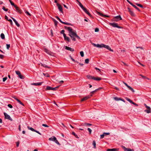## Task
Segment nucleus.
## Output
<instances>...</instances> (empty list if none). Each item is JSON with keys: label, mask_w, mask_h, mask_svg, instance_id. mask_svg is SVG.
Returning <instances> with one entry per match:
<instances>
[{"label": "nucleus", "mask_w": 151, "mask_h": 151, "mask_svg": "<svg viewBox=\"0 0 151 151\" xmlns=\"http://www.w3.org/2000/svg\"><path fill=\"white\" fill-rule=\"evenodd\" d=\"M99 31V29L98 28H96L95 29V32H98Z\"/></svg>", "instance_id": "obj_50"}, {"label": "nucleus", "mask_w": 151, "mask_h": 151, "mask_svg": "<svg viewBox=\"0 0 151 151\" xmlns=\"http://www.w3.org/2000/svg\"><path fill=\"white\" fill-rule=\"evenodd\" d=\"M7 106L8 107L10 108H12L13 107L12 106L11 104H8Z\"/></svg>", "instance_id": "obj_53"}, {"label": "nucleus", "mask_w": 151, "mask_h": 151, "mask_svg": "<svg viewBox=\"0 0 151 151\" xmlns=\"http://www.w3.org/2000/svg\"><path fill=\"white\" fill-rule=\"evenodd\" d=\"M6 48L8 50L9 49V48L10 47V45L6 44Z\"/></svg>", "instance_id": "obj_46"}, {"label": "nucleus", "mask_w": 151, "mask_h": 151, "mask_svg": "<svg viewBox=\"0 0 151 151\" xmlns=\"http://www.w3.org/2000/svg\"><path fill=\"white\" fill-rule=\"evenodd\" d=\"M64 28L65 29H67L68 31L69 32L72 29L70 27L65 26Z\"/></svg>", "instance_id": "obj_17"}, {"label": "nucleus", "mask_w": 151, "mask_h": 151, "mask_svg": "<svg viewBox=\"0 0 151 151\" xmlns=\"http://www.w3.org/2000/svg\"><path fill=\"white\" fill-rule=\"evenodd\" d=\"M65 49L71 51H73L74 50L73 49L67 46L65 47Z\"/></svg>", "instance_id": "obj_14"}, {"label": "nucleus", "mask_w": 151, "mask_h": 151, "mask_svg": "<svg viewBox=\"0 0 151 151\" xmlns=\"http://www.w3.org/2000/svg\"><path fill=\"white\" fill-rule=\"evenodd\" d=\"M133 7L135 8L136 9L138 10L139 11H140L139 9L135 5H134L132 3V4H131Z\"/></svg>", "instance_id": "obj_24"}, {"label": "nucleus", "mask_w": 151, "mask_h": 151, "mask_svg": "<svg viewBox=\"0 0 151 151\" xmlns=\"http://www.w3.org/2000/svg\"><path fill=\"white\" fill-rule=\"evenodd\" d=\"M42 66H43V67H45V68H50V67L48 66L47 65L45 64H42Z\"/></svg>", "instance_id": "obj_38"}, {"label": "nucleus", "mask_w": 151, "mask_h": 151, "mask_svg": "<svg viewBox=\"0 0 151 151\" xmlns=\"http://www.w3.org/2000/svg\"><path fill=\"white\" fill-rule=\"evenodd\" d=\"M109 24L114 27H117L118 28H121L122 27L118 25V24L115 23H109Z\"/></svg>", "instance_id": "obj_3"}, {"label": "nucleus", "mask_w": 151, "mask_h": 151, "mask_svg": "<svg viewBox=\"0 0 151 151\" xmlns=\"http://www.w3.org/2000/svg\"><path fill=\"white\" fill-rule=\"evenodd\" d=\"M84 12L87 14L89 16L91 17V14L90 13L87 11V9L86 8H85L83 9V10Z\"/></svg>", "instance_id": "obj_12"}, {"label": "nucleus", "mask_w": 151, "mask_h": 151, "mask_svg": "<svg viewBox=\"0 0 151 151\" xmlns=\"http://www.w3.org/2000/svg\"><path fill=\"white\" fill-rule=\"evenodd\" d=\"M89 98V96L85 97L82 99L81 100V101H83L85 100H86L88 99Z\"/></svg>", "instance_id": "obj_23"}, {"label": "nucleus", "mask_w": 151, "mask_h": 151, "mask_svg": "<svg viewBox=\"0 0 151 151\" xmlns=\"http://www.w3.org/2000/svg\"><path fill=\"white\" fill-rule=\"evenodd\" d=\"M16 144H17V147H18L19 146V142L18 141V142H16Z\"/></svg>", "instance_id": "obj_59"}, {"label": "nucleus", "mask_w": 151, "mask_h": 151, "mask_svg": "<svg viewBox=\"0 0 151 151\" xmlns=\"http://www.w3.org/2000/svg\"><path fill=\"white\" fill-rule=\"evenodd\" d=\"M14 7L17 12L20 13H21V10L16 5L14 6Z\"/></svg>", "instance_id": "obj_15"}, {"label": "nucleus", "mask_w": 151, "mask_h": 151, "mask_svg": "<svg viewBox=\"0 0 151 151\" xmlns=\"http://www.w3.org/2000/svg\"><path fill=\"white\" fill-rule=\"evenodd\" d=\"M27 128L29 129H30L32 131H33V132H35V129H34L33 128H32V127H30L29 126H28L27 127Z\"/></svg>", "instance_id": "obj_29"}, {"label": "nucleus", "mask_w": 151, "mask_h": 151, "mask_svg": "<svg viewBox=\"0 0 151 151\" xmlns=\"http://www.w3.org/2000/svg\"><path fill=\"white\" fill-rule=\"evenodd\" d=\"M63 37L65 40L67 41L68 42H69L70 41V39L68 37L66 36L65 34H64Z\"/></svg>", "instance_id": "obj_9"}, {"label": "nucleus", "mask_w": 151, "mask_h": 151, "mask_svg": "<svg viewBox=\"0 0 151 151\" xmlns=\"http://www.w3.org/2000/svg\"><path fill=\"white\" fill-rule=\"evenodd\" d=\"M69 32V35L71 37V39L72 40L75 41L76 40L75 38V35H76V32L75 31H73L72 29V30L68 32Z\"/></svg>", "instance_id": "obj_1"}, {"label": "nucleus", "mask_w": 151, "mask_h": 151, "mask_svg": "<svg viewBox=\"0 0 151 151\" xmlns=\"http://www.w3.org/2000/svg\"><path fill=\"white\" fill-rule=\"evenodd\" d=\"M97 14L103 17H109V16L103 14L99 12H97Z\"/></svg>", "instance_id": "obj_8"}, {"label": "nucleus", "mask_w": 151, "mask_h": 151, "mask_svg": "<svg viewBox=\"0 0 151 151\" xmlns=\"http://www.w3.org/2000/svg\"><path fill=\"white\" fill-rule=\"evenodd\" d=\"M101 79V78L99 77L95 78L94 77L93 80L96 81H100Z\"/></svg>", "instance_id": "obj_27"}, {"label": "nucleus", "mask_w": 151, "mask_h": 151, "mask_svg": "<svg viewBox=\"0 0 151 151\" xmlns=\"http://www.w3.org/2000/svg\"><path fill=\"white\" fill-rule=\"evenodd\" d=\"M76 36H75V38L76 37H77L78 39H80V37H79V36H78L77 35V34L76 33V35H75Z\"/></svg>", "instance_id": "obj_57"}, {"label": "nucleus", "mask_w": 151, "mask_h": 151, "mask_svg": "<svg viewBox=\"0 0 151 151\" xmlns=\"http://www.w3.org/2000/svg\"><path fill=\"white\" fill-rule=\"evenodd\" d=\"M88 131L90 134H91L92 132V130H91V129L89 128H88Z\"/></svg>", "instance_id": "obj_55"}, {"label": "nucleus", "mask_w": 151, "mask_h": 151, "mask_svg": "<svg viewBox=\"0 0 151 151\" xmlns=\"http://www.w3.org/2000/svg\"><path fill=\"white\" fill-rule=\"evenodd\" d=\"M104 135H105V136L106 135H108L110 134V133L109 132H104Z\"/></svg>", "instance_id": "obj_60"}, {"label": "nucleus", "mask_w": 151, "mask_h": 151, "mask_svg": "<svg viewBox=\"0 0 151 151\" xmlns=\"http://www.w3.org/2000/svg\"><path fill=\"white\" fill-rule=\"evenodd\" d=\"M58 87L55 88H52L50 86H47L46 87V89L48 90H56Z\"/></svg>", "instance_id": "obj_6"}, {"label": "nucleus", "mask_w": 151, "mask_h": 151, "mask_svg": "<svg viewBox=\"0 0 151 151\" xmlns=\"http://www.w3.org/2000/svg\"><path fill=\"white\" fill-rule=\"evenodd\" d=\"M102 47H104L105 48H106V46H107V45H104V44H102Z\"/></svg>", "instance_id": "obj_58"}, {"label": "nucleus", "mask_w": 151, "mask_h": 151, "mask_svg": "<svg viewBox=\"0 0 151 151\" xmlns=\"http://www.w3.org/2000/svg\"><path fill=\"white\" fill-rule=\"evenodd\" d=\"M54 22L55 25V26H57L58 23V22L57 21H56L55 20H54Z\"/></svg>", "instance_id": "obj_44"}, {"label": "nucleus", "mask_w": 151, "mask_h": 151, "mask_svg": "<svg viewBox=\"0 0 151 151\" xmlns=\"http://www.w3.org/2000/svg\"><path fill=\"white\" fill-rule=\"evenodd\" d=\"M13 98L20 104L23 105V106H24V104L19 99H17L16 97H14Z\"/></svg>", "instance_id": "obj_10"}, {"label": "nucleus", "mask_w": 151, "mask_h": 151, "mask_svg": "<svg viewBox=\"0 0 151 151\" xmlns=\"http://www.w3.org/2000/svg\"><path fill=\"white\" fill-rule=\"evenodd\" d=\"M105 136V135H104V134L103 133V134L101 135V138L103 139L104 137V136Z\"/></svg>", "instance_id": "obj_52"}, {"label": "nucleus", "mask_w": 151, "mask_h": 151, "mask_svg": "<svg viewBox=\"0 0 151 151\" xmlns=\"http://www.w3.org/2000/svg\"><path fill=\"white\" fill-rule=\"evenodd\" d=\"M89 59L88 58L85 59V62L86 63L88 64L89 63Z\"/></svg>", "instance_id": "obj_39"}, {"label": "nucleus", "mask_w": 151, "mask_h": 151, "mask_svg": "<svg viewBox=\"0 0 151 151\" xmlns=\"http://www.w3.org/2000/svg\"><path fill=\"white\" fill-rule=\"evenodd\" d=\"M4 114L5 116V119H8L11 121H12V119L10 117V116L9 115H8L5 112H4Z\"/></svg>", "instance_id": "obj_5"}, {"label": "nucleus", "mask_w": 151, "mask_h": 151, "mask_svg": "<svg viewBox=\"0 0 151 151\" xmlns=\"http://www.w3.org/2000/svg\"><path fill=\"white\" fill-rule=\"evenodd\" d=\"M145 111L147 113H149L151 112L150 109H147V110H145Z\"/></svg>", "instance_id": "obj_32"}, {"label": "nucleus", "mask_w": 151, "mask_h": 151, "mask_svg": "<svg viewBox=\"0 0 151 151\" xmlns=\"http://www.w3.org/2000/svg\"><path fill=\"white\" fill-rule=\"evenodd\" d=\"M64 32H65V31L63 29V30H62L61 32H60V33L62 34H63V35L64 36V34H65V33H64Z\"/></svg>", "instance_id": "obj_47"}, {"label": "nucleus", "mask_w": 151, "mask_h": 151, "mask_svg": "<svg viewBox=\"0 0 151 151\" xmlns=\"http://www.w3.org/2000/svg\"><path fill=\"white\" fill-rule=\"evenodd\" d=\"M118 150L117 149L112 148V149H108L107 150V151H116Z\"/></svg>", "instance_id": "obj_18"}, {"label": "nucleus", "mask_w": 151, "mask_h": 151, "mask_svg": "<svg viewBox=\"0 0 151 151\" xmlns=\"http://www.w3.org/2000/svg\"><path fill=\"white\" fill-rule=\"evenodd\" d=\"M106 49H107L108 50H110V51H111V52L113 51V50L111 49L109 46L107 45V46H106Z\"/></svg>", "instance_id": "obj_25"}, {"label": "nucleus", "mask_w": 151, "mask_h": 151, "mask_svg": "<svg viewBox=\"0 0 151 151\" xmlns=\"http://www.w3.org/2000/svg\"><path fill=\"white\" fill-rule=\"evenodd\" d=\"M57 6H58V9L59 11L61 13H63V9L61 5L60 4L57 3Z\"/></svg>", "instance_id": "obj_7"}, {"label": "nucleus", "mask_w": 151, "mask_h": 151, "mask_svg": "<svg viewBox=\"0 0 151 151\" xmlns=\"http://www.w3.org/2000/svg\"><path fill=\"white\" fill-rule=\"evenodd\" d=\"M56 18L60 22H61L62 21L61 20V19H60V18L58 16L56 17Z\"/></svg>", "instance_id": "obj_51"}, {"label": "nucleus", "mask_w": 151, "mask_h": 151, "mask_svg": "<svg viewBox=\"0 0 151 151\" xmlns=\"http://www.w3.org/2000/svg\"><path fill=\"white\" fill-rule=\"evenodd\" d=\"M135 4L141 8H143V6L140 4L136 3Z\"/></svg>", "instance_id": "obj_37"}, {"label": "nucleus", "mask_w": 151, "mask_h": 151, "mask_svg": "<svg viewBox=\"0 0 151 151\" xmlns=\"http://www.w3.org/2000/svg\"><path fill=\"white\" fill-rule=\"evenodd\" d=\"M49 140L54 142L56 143L59 145H60V144L57 139L54 136L52 137L49 139Z\"/></svg>", "instance_id": "obj_2"}, {"label": "nucleus", "mask_w": 151, "mask_h": 151, "mask_svg": "<svg viewBox=\"0 0 151 151\" xmlns=\"http://www.w3.org/2000/svg\"><path fill=\"white\" fill-rule=\"evenodd\" d=\"M79 6L81 7L83 10L85 8L83 6V5L82 4L80 3V2H79Z\"/></svg>", "instance_id": "obj_26"}, {"label": "nucleus", "mask_w": 151, "mask_h": 151, "mask_svg": "<svg viewBox=\"0 0 151 151\" xmlns=\"http://www.w3.org/2000/svg\"><path fill=\"white\" fill-rule=\"evenodd\" d=\"M42 83L43 82H38L36 83H33L32 84L35 86H40L41 85Z\"/></svg>", "instance_id": "obj_16"}, {"label": "nucleus", "mask_w": 151, "mask_h": 151, "mask_svg": "<svg viewBox=\"0 0 151 151\" xmlns=\"http://www.w3.org/2000/svg\"><path fill=\"white\" fill-rule=\"evenodd\" d=\"M132 104H133L135 105L136 106H138V104H137L135 103L134 102H132Z\"/></svg>", "instance_id": "obj_63"}, {"label": "nucleus", "mask_w": 151, "mask_h": 151, "mask_svg": "<svg viewBox=\"0 0 151 151\" xmlns=\"http://www.w3.org/2000/svg\"><path fill=\"white\" fill-rule=\"evenodd\" d=\"M0 36L2 39H4L5 38L4 35L3 33H1Z\"/></svg>", "instance_id": "obj_28"}, {"label": "nucleus", "mask_w": 151, "mask_h": 151, "mask_svg": "<svg viewBox=\"0 0 151 151\" xmlns=\"http://www.w3.org/2000/svg\"><path fill=\"white\" fill-rule=\"evenodd\" d=\"M44 51H45V52H46L48 54H49V55H51V52L49 50H48L46 49H44Z\"/></svg>", "instance_id": "obj_22"}, {"label": "nucleus", "mask_w": 151, "mask_h": 151, "mask_svg": "<svg viewBox=\"0 0 151 151\" xmlns=\"http://www.w3.org/2000/svg\"><path fill=\"white\" fill-rule=\"evenodd\" d=\"M87 78L90 79H93V78H94V77L91 76V75H88L87 76Z\"/></svg>", "instance_id": "obj_19"}, {"label": "nucleus", "mask_w": 151, "mask_h": 151, "mask_svg": "<svg viewBox=\"0 0 151 151\" xmlns=\"http://www.w3.org/2000/svg\"><path fill=\"white\" fill-rule=\"evenodd\" d=\"M93 145L94 148H96V142L94 140L93 141Z\"/></svg>", "instance_id": "obj_35"}, {"label": "nucleus", "mask_w": 151, "mask_h": 151, "mask_svg": "<svg viewBox=\"0 0 151 151\" xmlns=\"http://www.w3.org/2000/svg\"><path fill=\"white\" fill-rule=\"evenodd\" d=\"M18 77L21 79H23L24 78V77L21 74L18 76Z\"/></svg>", "instance_id": "obj_36"}, {"label": "nucleus", "mask_w": 151, "mask_h": 151, "mask_svg": "<svg viewBox=\"0 0 151 151\" xmlns=\"http://www.w3.org/2000/svg\"><path fill=\"white\" fill-rule=\"evenodd\" d=\"M124 151H133V150L130 149L126 148L125 147H124Z\"/></svg>", "instance_id": "obj_20"}, {"label": "nucleus", "mask_w": 151, "mask_h": 151, "mask_svg": "<svg viewBox=\"0 0 151 151\" xmlns=\"http://www.w3.org/2000/svg\"><path fill=\"white\" fill-rule=\"evenodd\" d=\"M114 99L116 101H118L119 100H121L122 101H124V102H125V101L123 99H121V98H119L117 97H115L114 98Z\"/></svg>", "instance_id": "obj_13"}, {"label": "nucleus", "mask_w": 151, "mask_h": 151, "mask_svg": "<svg viewBox=\"0 0 151 151\" xmlns=\"http://www.w3.org/2000/svg\"><path fill=\"white\" fill-rule=\"evenodd\" d=\"M13 21L15 23V24L18 27H19L20 25L17 22L15 19L13 17H11Z\"/></svg>", "instance_id": "obj_11"}, {"label": "nucleus", "mask_w": 151, "mask_h": 151, "mask_svg": "<svg viewBox=\"0 0 151 151\" xmlns=\"http://www.w3.org/2000/svg\"><path fill=\"white\" fill-rule=\"evenodd\" d=\"M136 48H140L142 50H143V47H136Z\"/></svg>", "instance_id": "obj_64"}, {"label": "nucleus", "mask_w": 151, "mask_h": 151, "mask_svg": "<svg viewBox=\"0 0 151 151\" xmlns=\"http://www.w3.org/2000/svg\"><path fill=\"white\" fill-rule=\"evenodd\" d=\"M7 20L10 22V24L11 25L12 24V21L11 19H7Z\"/></svg>", "instance_id": "obj_48"}, {"label": "nucleus", "mask_w": 151, "mask_h": 151, "mask_svg": "<svg viewBox=\"0 0 151 151\" xmlns=\"http://www.w3.org/2000/svg\"><path fill=\"white\" fill-rule=\"evenodd\" d=\"M42 126H44V127H49V126H48L47 124H42Z\"/></svg>", "instance_id": "obj_56"}, {"label": "nucleus", "mask_w": 151, "mask_h": 151, "mask_svg": "<svg viewBox=\"0 0 151 151\" xmlns=\"http://www.w3.org/2000/svg\"><path fill=\"white\" fill-rule=\"evenodd\" d=\"M7 77H5L4 78H3V82H5L7 79Z\"/></svg>", "instance_id": "obj_49"}, {"label": "nucleus", "mask_w": 151, "mask_h": 151, "mask_svg": "<svg viewBox=\"0 0 151 151\" xmlns=\"http://www.w3.org/2000/svg\"><path fill=\"white\" fill-rule=\"evenodd\" d=\"M15 72L16 74L19 76L20 74H21L20 72L19 71H16Z\"/></svg>", "instance_id": "obj_45"}, {"label": "nucleus", "mask_w": 151, "mask_h": 151, "mask_svg": "<svg viewBox=\"0 0 151 151\" xmlns=\"http://www.w3.org/2000/svg\"><path fill=\"white\" fill-rule=\"evenodd\" d=\"M35 132H37V133H38V134H39L40 135H41V134L38 131H37L35 130Z\"/></svg>", "instance_id": "obj_61"}, {"label": "nucleus", "mask_w": 151, "mask_h": 151, "mask_svg": "<svg viewBox=\"0 0 151 151\" xmlns=\"http://www.w3.org/2000/svg\"><path fill=\"white\" fill-rule=\"evenodd\" d=\"M122 19V18L120 15L114 17L113 19V20L115 22H117Z\"/></svg>", "instance_id": "obj_4"}, {"label": "nucleus", "mask_w": 151, "mask_h": 151, "mask_svg": "<svg viewBox=\"0 0 151 151\" xmlns=\"http://www.w3.org/2000/svg\"><path fill=\"white\" fill-rule=\"evenodd\" d=\"M126 100L129 101L130 103H132L133 101L130 99H129L128 98H126Z\"/></svg>", "instance_id": "obj_31"}, {"label": "nucleus", "mask_w": 151, "mask_h": 151, "mask_svg": "<svg viewBox=\"0 0 151 151\" xmlns=\"http://www.w3.org/2000/svg\"><path fill=\"white\" fill-rule=\"evenodd\" d=\"M2 9L4 10V11L6 12L8 10V9H6L4 6H3L2 8Z\"/></svg>", "instance_id": "obj_43"}, {"label": "nucleus", "mask_w": 151, "mask_h": 151, "mask_svg": "<svg viewBox=\"0 0 151 151\" xmlns=\"http://www.w3.org/2000/svg\"><path fill=\"white\" fill-rule=\"evenodd\" d=\"M129 89L131 90L133 92H134V91L131 87L130 86L129 88Z\"/></svg>", "instance_id": "obj_42"}, {"label": "nucleus", "mask_w": 151, "mask_h": 151, "mask_svg": "<svg viewBox=\"0 0 151 151\" xmlns=\"http://www.w3.org/2000/svg\"><path fill=\"white\" fill-rule=\"evenodd\" d=\"M82 125L83 126H91L92 125L91 124L87 123H84L82 124Z\"/></svg>", "instance_id": "obj_21"}, {"label": "nucleus", "mask_w": 151, "mask_h": 151, "mask_svg": "<svg viewBox=\"0 0 151 151\" xmlns=\"http://www.w3.org/2000/svg\"><path fill=\"white\" fill-rule=\"evenodd\" d=\"M129 13L132 16H135V14L132 11H131Z\"/></svg>", "instance_id": "obj_34"}, {"label": "nucleus", "mask_w": 151, "mask_h": 151, "mask_svg": "<svg viewBox=\"0 0 151 151\" xmlns=\"http://www.w3.org/2000/svg\"><path fill=\"white\" fill-rule=\"evenodd\" d=\"M80 54L81 55V56L82 57H83L84 56V53L83 51H81L80 52Z\"/></svg>", "instance_id": "obj_40"}, {"label": "nucleus", "mask_w": 151, "mask_h": 151, "mask_svg": "<svg viewBox=\"0 0 151 151\" xmlns=\"http://www.w3.org/2000/svg\"><path fill=\"white\" fill-rule=\"evenodd\" d=\"M4 57V55H2L0 54V58L1 59H3Z\"/></svg>", "instance_id": "obj_62"}, {"label": "nucleus", "mask_w": 151, "mask_h": 151, "mask_svg": "<svg viewBox=\"0 0 151 151\" xmlns=\"http://www.w3.org/2000/svg\"><path fill=\"white\" fill-rule=\"evenodd\" d=\"M25 13H26L28 15L31 16V14L27 11H25Z\"/></svg>", "instance_id": "obj_54"}, {"label": "nucleus", "mask_w": 151, "mask_h": 151, "mask_svg": "<svg viewBox=\"0 0 151 151\" xmlns=\"http://www.w3.org/2000/svg\"><path fill=\"white\" fill-rule=\"evenodd\" d=\"M72 134L74 135L76 138L78 139L79 138L77 134H76L74 132H72Z\"/></svg>", "instance_id": "obj_30"}, {"label": "nucleus", "mask_w": 151, "mask_h": 151, "mask_svg": "<svg viewBox=\"0 0 151 151\" xmlns=\"http://www.w3.org/2000/svg\"><path fill=\"white\" fill-rule=\"evenodd\" d=\"M9 1L10 4H11V5L13 6H15V5L14 4V3H13L11 1V0H9Z\"/></svg>", "instance_id": "obj_41"}, {"label": "nucleus", "mask_w": 151, "mask_h": 151, "mask_svg": "<svg viewBox=\"0 0 151 151\" xmlns=\"http://www.w3.org/2000/svg\"><path fill=\"white\" fill-rule=\"evenodd\" d=\"M102 44H97V47H99V48H101L102 47Z\"/></svg>", "instance_id": "obj_33"}]
</instances>
